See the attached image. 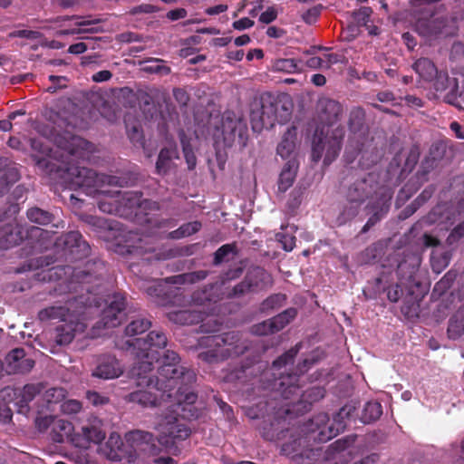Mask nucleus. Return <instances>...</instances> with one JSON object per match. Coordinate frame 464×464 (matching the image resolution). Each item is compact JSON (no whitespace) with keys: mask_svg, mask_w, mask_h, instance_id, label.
Here are the masks:
<instances>
[{"mask_svg":"<svg viewBox=\"0 0 464 464\" xmlns=\"http://www.w3.org/2000/svg\"><path fill=\"white\" fill-rule=\"evenodd\" d=\"M164 364L160 369V377L154 382L147 376L141 366H133L131 375L137 377L139 390L130 392L126 399L130 402L141 407H155L161 402L169 401V407L177 406L185 411L187 406L192 405L197 400V394L188 386H182L185 382H193L195 375L192 372H184L177 365L179 356L174 352H166Z\"/></svg>","mask_w":464,"mask_h":464,"instance_id":"1","label":"nucleus"},{"mask_svg":"<svg viewBox=\"0 0 464 464\" xmlns=\"http://www.w3.org/2000/svg\"><path fill=\"white\" fill-rule=\"evenodd\" d=\"M69 172L73 176L72 184L82 188L87 195H102L98 206L104 213L125 216L129 214V210L136 208L141 209L158 208L155 202L141 200V196L138 192L126 191L121 193L114 188L106 189V186L117 187L119 180L115 177L98 174L94 170L84 167L71 168Z\"/></svg>","mask_w":464,"mask_h":464,"instance_id":"2","label":"nucleus"},{"mask_svg":"<svg viewBox=\"0 0 464 464\" xmlns=\"http://www.w3.org/2000/svg\"><path fill=\"white\" fill-rule=\"evenodd\" d=\"M344 130L340 126L331 131L329 128L317 127L312 140V160L317 162L324 159L325 165L332 163L339 155Z\"/></svg>","mask_w":464,"mask_h":464,"instance_id":"3","label":"nucleus"},{"mask_svg":"<svg viewBox=\"0 0 464 464\" xmlns=\"http://www.w3.org/2000/svg\"><path fill=\"white\" fill-rule=\"evenodd\" d=\"M179 413L169 416L160 417L155 430L158 432L159 442L170 453L177 455L179 452L177 443L188 439L190 435V429Z\"/></svg>","mask_w":464,"mask_h":464,"instance_id":"4","label":"nucleus"},{"mask_svg":"<svg viewBox=\"0 0 464 464\" xmlns=\"http://www.w3.org/2000/svg\"><path fill=\"white\" fill-rule=\"evenodd\" d=\"M234 339L235 335L231 333L203 337L200 345L208 349L199 353V358L208 362H214L239 354L241 351L237 350Z\"/></svg>","mask_w":464,"mask_h":464,"instance_id":"5","label":"nucleus"},{"mask_svg":"<svg viewBox=\"0 0 464 464\" xmlns=\"http://www.w3.org/2000/svg\"><path fill=\"white\" fill-rule=\"evenodd\" d=\"M167 344V338L164 334L157 331L150 332L145 340L136 339L131 345L137 347L138 362L134 366H141L144 372H150L154 361L159 360L160 351Z\"/></svg>","mask_w":464,"mask_h":464,"instance_id":"6","label":"nucleus"},{"mask_svg":"<svg viewBox=\"0 0 464 464\" xmlns=\"http://www.w3.org/2000/svg\"><path fill=\"white\" fill-rule=\"evenodd\" d=\"M280 377L276 379L269 386L272 390H276L281 393L285 399H291L292 396L302 397L305 402H313L324 397L323 391L320 388H312L304 393H301L299 386L296 384L298 378L296 375H284L279 372Z\"/></svg>","mask_w":464,"mask_h":464,"instance_id":"7","label":"nucleus"},{"mask_svg":"<svg viewBox=\"0 0 464 464\" xmlns=\"http://www.w3.org/2000/svg\"><path fill=\"white\" fill-rule=\"evenodd\" d=\"M286 115L279 114L278 104L274 103L270 99L263 100L260 107L256 108L251 112L252 128L256 131H261L263 129L272 128L276 122L282 123L286 120Z\"/></svg>","mask_w":464,"mask_h":464,"instance_id":"8","label":"nucleus"},{"mask_svg":"<svg viewBox=\"0 0 464 464\" xmlns=\"http://www.w3.org/2000/svg\"><path fill=\"white\" fill-rule=\"evenodd\" d=\"M124 443L131 450L127 456L130 460L139 454L155 456L160 452L159 447L154 443L153 435L148 431H130L125 435Z\"/></svg>","mask_w":464,"mask_h":464,"instance_id":"9","label":"nucleus"},{"mask_svg":"<svg viewBox=\"0 0 464 464\" xmlns=\"http://www.w3.org/2000/svg\"><path fill=\"white\" fill-rule=\"evenodd\" d=\"M105 436L103 422L100 419L93 418L82 427L81 432L73 434L72 442L75 447L88 449L91 443H101Z\"/></svg>","mask_w":464,"mask_h":464,"instance_id":"10","label":"nucleus"},{"mask_svg":"<svg viewBox=\"0 0 464 464\" xmlns=\"http://www.w3.org/2000/svg\"><path fill=\"white\" fill-rule=\"evenodd\" d=\"M209 301L205 292L195 293L191 298V309L170 312L169 317L171 321L179 324H193L204 320V310H198V306H205V302Z\"/></svg>","mask_w":464,"mask_h":464,"instance_id":"11","label":"nucleus"},{"mask_svg":"<svg viewBox=\"0 0 464 464\" xmlns=\"http://www.w3.org/2000/svg\"><path fill=\"white\" fill-rule=\"evenodd\" d=\"M108 305L102 311V319L98 323V328H113L121 324L125 318L124 309L125 299L122 295L116 294L108 299Z\"/></svg>","mask_w":464,"mask_h":464,"instance_id":"12","label":"nucleus"},{"mask_svg":"<svg viewBox=\"0 0 464 464\" xmlns=\"http://www.w3.org/2000/svg\"><path fill=\"white\" fill-rule=\"evenodd\" d=\"M272 276L269 273L260 267H255L248 271L245 280L235 286L234 295H242L246 292H256L271 286Z\"/></svg>","mask_w":464,"mask_h":464,"instance_id":"13","label":"nucleus"},{"mask_svg":"<svg viewBox=\"0 0 464 464\" xmlns=\"http://www.w3.org/2000/svg\"><path fill=\"white\" fill-rule=\"evenodd\" d=\"M246 132V126L241 120L226 117L221 129L218 128L214 136L218 140H222L226 146H231L237 138L243 140Z\"/></svg>","mask_w":464,"mask_h":464,"instance_id":"14","label":"nucleus"},{"mask_svg":"<svg viewBox=\"0 0 464 464\" xmlns=\"http://www.w3.org/2000/svg\"><path fill=\"white\" fill-rule=\"evenodd\" d=\"M318 117L322 126L325 130L329 128L330 131L336 126L334 124L338 121L342 106L339 102L327 98L321 99L317 103Z\"/></svg>","mask_w":464,"mask_h":464,"instance_id":"15","label":"nucleus"},{"mask_svg":"<svg viewBox=\"0 0 464 464\" xmlns=\"http://www.w3.org/2000/svg\"><path fill=\"white\" fill-rule=\"evenodd\" d=\"M417 32L424 37L436 36L438 34L450 35L455 31L454 22L447 24L445 20H419L416 24Z\"/></svg>","mask_w":464,"mask_h":464,"instance_id":"16","label":"nucleus"},{"mask_svg":"<svg viewBox=\"0 0 464 464\" xmlns=\"http://www.w3.org/2000/svg\"><path fill=\"white\" fill-rule=\"evenodd\" d=\"M130 451L116 432H111L105 444L99 449L102 455L112 461H119L127 458Z\"/></svg>","mask_w":464,"mask_h":464,"instance_id":"17","label":"nucleus"},{"mask_svg":"<svg viewBox=\"0 0 464 464\" xmlns=\"http://www.w3.org/2000/svg\"><path fill=\"white\" fill-rule=\"evenodd\" d=\"M123 372V367L120 362L111 355H105L100 358L98 365L92 375L104 380L115 379Z\"/></svg>","mask_w":464,"mask_h":464,"instance_id":"18","label":"nucleus"},{"mask_svg":"<svg viewBox=\"0 0 464 464\" xmlns=\"http://www.w3.org/2000/svg\"><path fill=\"white\" fill-rule=\"evenodd\" d=\"M5 371L9 374L29 372L34 364V362L29 358H24V351L20 348L11 351L6 358Z\"/></svg>","mask_w":464,"mask_h":464,"instance_id":"19","label":"nucleus"},{"mask_svg":"<svg viewBox=\"0 0 464 464\" xmlns=\"http://www.w3.org/2000/svg\"><path fill=\"white\" fill-rule=\"evenodd\" d=\"M86 325L73 315L56 328L55 341L59 344L70 343L75 334L84 331Z\"/></svg>","mask_w":464,"mask_h":464,"instance_id":"20","label":"nucleus"},{"mask_svg":"<svg viewBox=\"0 0 464 464\" xmlns=\"http://www.w3.org/2000/svg\"><path fill=\"white\" fill-rule=\"evenodd\" d=\"M432 86L436 92H446L445 100L449 103H453L458 96L459 84L456 79H450L447 72H439L432 80Z\"/></svg>","mask_w":464,"mask_h":464,"instance_id":"21","label":"nucleus"},{"mask_svg":"<svg viewBox=\"0 0 464 464\" xmlns=\"http://www.w3.org/2000/svg\"><path fill=\"white\" fill-rule=\"evenodd\" d=\"M372 180L362 179L356 181L350 187L347 194L350 204H360L363 202L372 193Z\"/></svg>","mask_w":464,"mask_h":464,"instance_id":"22","label":"nucleus"},{"mask_svg":"<svg viewBox=\"0 0 464 464\" xmlns=\"http://www.w3.org/2000/svg\"><path fill=\"white\" fill-rule=\"evenodd\" d=\"M297 130L295 127L287 128L284 133L281 141L277 146V154L282 159H293L292 154L296 148Z\"/></svg>","mask_w":464,"mask_h":464,"instance_id":"23","label":"nucleus"},{"mask_svg":"<svg viewBox=\"0 0 464 464\" xmlns=\"http://www.w3.org/2000/svg\"><path fill=\"white\" fill-rule=\"evenodd\" d=\"M72 27L65 30H60L57 32V35H68V34H80L85 33H95L98 32V28L94 25L98 23L97 20L89 18H75L72 19Z\"/></svg>","mask_w":464,"mask_h":464,"instance_id":"24","label":"nucleus"},{"mask_svg":"<svg viewBox=\"0 0 464 464\" xmlns=\"http://www.w3.org/2000/svg\"><path fill=\"white\" fill-rule=\"evenodd\" d=\"M411 67L418 74L420 80L425 82H431L435 75L438 74L436 65L428 58H420L416 60Z\"/></svg>","mask_w":464,"mask_h":464,"instance_id":"25","label":"nucleus"},{"mask_svg":"<svg viewBox=\"0 0 464 464\" xmlns=\"http://www.w3.org/2000/svg\"><path fill=\"white\" fill-rule=\"evenodd\" d=\"M297 162L295 159H290L285 164L278 180V189L282 192L286 191L294 183L296 171Z\"/></svg>","mask_w":464,"mask_h":464,"instance_id":"26","label":"nucleus"},{"mask_svg":"<svg viewBox=\"0 0 464 464\" xmlns=\"http://www.w3.org/2000/svg\"><path fill=\"white\" fill-rule=\"evenodd\" d=\"M91 144L78 136L71 137L70 140L64 146V150L69 154L76 156L81 159L87 158V153L91 151Z\"/></svg>","mask_w":464,"mask_h":464,"instance_id":"27","label":"nucleus"},{"mask_svg":"<svg viewBox=\"0 0 464 464\" xmlns=\"http://www.w3.org/2000/svg\"><path fill=\"white\" fill-rule=\"evenodd\" d=\"M179 139L182 145V150L184 153V157L188 163V169H193L196 166V156L193 152V145L192 141L194 140V132L188 130V133L186 134L184 130L179 131Z\"/></svg>","mask_w":464,"mask_h":464,"instance_id":"28","label":"nucleus"},{"mask_svg":"<svg viewBox=\"0 0 464 464\" xmlns=\"http://www.w3.org/2000/svg\"><path fill=\"white\" fill-rule=\"evenodd\" d=\"M74 314L69 313V308L63 306H50L39 312L38 317L41 321H47L50 319H60L66 322Z\"/></svg>","mask_w":464,"mask_h":464,"instance_id":"29","label":"nucleus"},{"mask_svg":"<svg viewBox=\"0 0 464 464\" xmlns=\"http://www.w3.org/2000/svg\"><path fill=\"white\" fill-rule=\"evenodd\" d=\"M176 158H178V152L175 147L162 149L156 163L158 173H165L169 167L171 160Z\"/></svg>","mask_w":464,"mask_h":464,"instance_id":"30","label":"nucleus"},{"mask_svg":"<svg viewBox=\"0 0 464 464\" xmlns=\"http://www.w3.org/2000/svg\"><path fill=\"white\" fill-rule=\"evenodd\" d=\"M296 316V310L294 308L287 309L285 312L272 318L270 324L272 328L276 332L282 330L286 324H288Z\"/></svg>","mask_w":464,"mask_h":464,"instance_id":"31","label":"nucleus"},{"mask_svg":"<svg viewBox=\"0 0 464 464\" xmlns=\"http://www.w3.org/2000/svg\"><path fill=\"white\" fill-rule=\"evenodd\" d=\"M382 413V405L377 401L367 402L363 408L362 419L363 422L378 420Z\"/></svg>","mask_w":464,"mask_h":464,"instance_id":"32","label":"nucleus"},{"mask_svg":"<svg viewBox=\"0 0 464 464\" xmlns=\"http://www.w3.org/2000/svg\"><path fill=\"white\" fill-rule=\"evenodd\" d=\"M464 334V315L458 313L450 321L448 334L451 339H458Z\"/></svg>","mask_w":464,"mask_h":464,"instance_id":"33","label":"nucleus"},{"mask_svg":"<svg viewBox=\"0 0 464 464\" xmlns=\"http://www.w3.org/2000/svg\"><path fill=\"white\" fill-rule=\"evenodd\" d=\"M142 70L146 72L159 73L167 75L170 72V69L163 65V61L160 59H150L142 63Z\"/></svg>","mask_w":464,"mask_h":464,"instance_id":"34","label":"nucleus"},{"mask_svg":"<svg viewBox=\"0 0 464 464\" xmlns=\"http://www.w3.org/2000/svg\"><path fill=\"white\" fill-rule=\"evenodd\" d=\"M72 426L71 422L63 420H58L53 423V430L54 431H59L58 437L55 439L58 442L64 441L65 439H70L72 440V437L73 436L72 434Z\"/></svg>","mask_w":464,"mask_h":464,"instance_id":"35","label":"nucleus"},{"mask_svg":"<svg viewBox=\"0 0 464 464\" xmlns=\"http://www.w3.org/2000/svg\"><path fill=\"white\" fill-rule=\"evenodd\" d=\"M27 217L30 221L39 225H47L52 221V215L38 208H30Z\"/></svg>","mask_w":464,"mask_h":464,"instance_id":"36","label":"nucleus"},{"mask_svg":"<svg viewBox=\"0 0 464 464\" xmlns=\"http://www.w3.org/2000/svg\"><path fill=\"white\" fill-rule=\"evenodd\" d=\"M201 225L199 222L194 221L181 226L177 230L169 233V237L174 239H179L184 237H188L199 230Z\"/></svg>","mask_w":464,"mask_h":464,"instance_id":"37","label":"nucleus"},{"mask_svg":"<svg viewBox=\"0 0 464 464\" xmlns=\"http://www.w3.org/2000/svg\"><path fill=\"white\" fill-rule=\"evenodd\" d=\"M207 276V273L205 271H198L188 274H182L179 276H175L170 277L169 280L173 284H186V283H194L199 280L204 279Z\"/></svg>","mask_w":464,"mask_h":464,"instance_id":"38","label":"nucleus"},{"mask_svg":"<svg viewBox=\"0 0 464 464\" xmlns=\"http://www.w3.org/2000/svg\"><path fill=\"white\" fill-rule=\"evenodd\" d=\"M150 326V322L146 319H137L132 321L127 327H126V334L127 335H136L139 334L144 333L147 329H149Z\"/></svg>","mask_w":464,"mask_h":464,"instance_id":"39","label":"nucleus"},{"mask_svg":"<svg viewBox=\"0 0 464 464\" xmlns=\"http://www.w3.org/2000/svg\"><path fill=\"white\" fill-rule=\"evenodd\" d=\"M274 69L278 72L292 73L297 72L299 67L294 59H279L275 62Z\"/></svg>","mask_w":464,"mask_h":464,"instance_id":"40","label":"nucleus"},{"mask_svg":"<svg viewBox=\"0 0 464 464\" xmlns=\"http://www.w3.org/2000/svg\"><path fill=\"white\" fill-rule=\"evenodd\" d=\"M65 397V391L63 388H50L44 393V400L48 405L58 403Z\"/></svg>","mask_w":464,"mask_h":464,"instance_id":"41","label":"nucleus"},{"mask_svg":"<svg viewBox=\"0 0 464 464\" xmlns=\"http://www.w3.org/2000/svg\"><path fill=\"white\" fill-rule=\"evenodd\" d=\"M296 353V350L292 349L285 353L283 356L279 357L276 361H275L271 369L273 371V374H276V372H279L283 366H286L289 362H291Z\"/></svg>","mask_w":464,"mask_h":464,"instance_id":"42","label":"nucleus"},{"mask_svg":"<svg viewBox=\"0 0 464 464\" xmlns=\"http://www.w3.org/2000/svg\"><path fill=\"white\" fill-rule=\"evenodd\" d=\"M441 256H437V251L431 254V266L434 271L440 273L449 264V258L446 254H440Z\"/></svg>","mask_w":464,"mask_h":464,"instance_id":"43","label":"nucleus"},{"mask_svg":"<svg viewBox=\"0 0 464 464\" xmlns=\"http://www.w3.org/2000/svg\"><path fill=\"white\" fill-rule=\"evenodd\" d=\"M450 58L458 63L459 68H462L464 66V45L461 44H453Z\"/></svg>","mask_w":464,"mask_h":464,"instance_id":"44","label":"nucleus"},{"mask_svg":"<svg viewBox=\"0 0 464 464\" xmlns=\"http://www.w3.org/2000/svg\"><path fill=\"white\" fill-rule=\"evenodd\" d=\"M61 410L65 414L78 413L82 410V403L77 400H68L61 404Z\"/></svg>","mask_w":464,"mask_h":464,"instance_id":"45","label":"nucleus"},{"mask_svg":"<svg viewBox=\"0 0 464 464\" xmlns=\"http://www.w3.org/2000/svg\"><path fill=\"white\" fill-rule=\"evenodd\" d=\"M40 386L35 384H27L24 387L21 396L22 401L29 402L31 401L34 396L40 392Z\"/></svg>","mask_w":464,"mask_h":464,"instance_id":"46","label":"nucleus"},{"mask_svg":"<svg viewBox=\"0 0 464 464\" xmlns=\"http://www.w3.org/2000/svg\"><path fill=\"white\" fill-rule=\"evenodd\" d=\"M277 240L281 243L282 247L285 251H291L295 247V237L291 235H287L285 233L276 234Z\"/></svg>","mask_w":464,"mask_h":464,"instance_id":"47","label":"nucleus"},{"mask_svg":"<svg viewBox=\"0 0 464 464\" xmlns=\"http://www.w3.org/2000/svg\"><path fill=\"white\" fill-rule=\"evenodd\" d=\"M322 60V69H329L333 64H336L341 62V56L337 53H324L320 56Z\"/></svg>","mask_w":464,"mask_h":464,"instance_id":"48","label":"nucleus"},{"mask_svg":"<svg viewBox=\"0 0 464 464\" xmlns=\"http://www.w3.org/2000/svg\"><path fill=\"white\" fill-rule=\"evenodd\" d=\"M252 333L257 335H266L274 334L275 330L272 328L270 321H264L252 327Z\"/></svg>","mask_w":464,"mask_h":464,"instance_id":"49","label":"nucleus"},{"mask_svg":"<svg viewBox=\"0 0 464 464\" xmlns=\"http://www.w3.org/2000/svg\"><path fill=\"white\" fill-rule=\"evenodd\" d=\"M285 300V296L282 294L273 295L264 302L265 308H276L281 306Z\"/></svg>","mask_w":464,"mask_h":464,"instance_id":"50","label":"nucleus"},{"mask_svg":"<svg viewBox=\"0 0 464 464\" xmlns=\"http://www.w3.org/2000/svg\"><path fill=\"white\" fill-rule=\"evenodd\" d=\"M49 80L53 82V85L47 88V91L50 92H54L59 88L66 87L67 79L64 76L50 75Z\"/></svg>","mask_w":464,"mask_h":464,"instance_id":"51","label":"nucleus"},{"mask_svg":"<svg viewBox=\"0 0 464 464\" xmlns=\"http://www.w3.org/2000/svg\"><path fill=\"white\" fill-rule=\"evenodd\" d=\"M234 247L232 245H224L219 247L215 253V263L219 264L223 262L226 256L233 253Z\"/></svg>","mask_w":464,"mask_h":464,"instance_id":"52","label":"nucleus"},{"mask_svg":"<svg viewBox=\"0 0 464 464\" xmlns=\"http://www.w3.org/2000/svg\"><path fill=\"white\" fill-rule=\"evenodd\" d=\"M371 14L372 9L366 6L361 7L353 13L354 18L359 24H366Z\"/></svg>","mask_w":464,"mask_h":464,"instance_id":"53","label":"nucleus"},{"mask_svg":"<svg viewBox=\"0 0 464 464\" xmlns=\"http://www.w3.org/2000/svg\"><path fill=\"white\" fill-rule=\"evenodd\" d=\"M277 17V11L275 7L270 6L266 11H264L260 16L259 21L263 24H269L276 20Z\"/></svg>","mask_w":464,"mask_h":464,"instance_id":"54","label":"nucleus"},{"mask_svg":"<svg viewBox=\"0 0 464 464\" xmlns=\"http://www.w3.org/2000/svg\"><path fill=\"white\" fill-rule=\"evenodd\" d=\"M86 398L92 404L97 406V405H103L108 402V399L104 396L100 395L96 392H88L86 394Z\"/></svg>","mask_w":464,"mask_h":464,"instance_id":"55","label":"nucleus"},{"mask_svg":"<svg viewBox=\"0 0 464 464\" xmlns=\"http://www.w3.org/2000/svg\"><path fill=\"white\" fill-rule=\"evenodd\" d=\"M156 6L150 4H142L140 5L135 6L130 10V14H150L156 12Z\"/></svg>","mask_w":464,"mask_h":464,"instance_id":"56","label":"nucleus"},{"mask_svg":"<svg viewBox=\"0 0 464 464\" xmlns=\"http://www.w3.org/2000/svg\"><path fill=\"white\" fill-rule=\"evenodd\" d=\"M188 12L184 8H177L174 10H170L167 13L166 16L168 19L171 21H177L179 19H183L187 16Z\"/></svg>","mask_w":464,"mask_h":464,"instance_id":"57","label":"nucleus"},{"mask_svg":"<svg viewBox=\"0 0 464 464\" xmlns=\"http://www.w3.org/2000/svg\"><path fill=\"white\" fill-rule=\"evenodd\" d=\"M127 130H128L129 137L132 142H141L142 134L138 127L133 126L130 129L129 124H127Z\"/></svg>","mask_w":464,"mask_h":464,"instance_id":"58","label":"nucleus"},{"mask_svg":"<svg viewBox=\"0 0 464 464\" xmlns=\"http://www.w3.org/2000/svg\"><path fill=\"white\" fill-rule=\"evenodd\" d=\"M254 25V22L247 17L241 18L233 24V27L237 30H245Z\"/></svg>","mask_w":464,"mask_h":464,"instance_id":"59","label":"nucleus"},{"mask_svg":"<svg viewBox=\"0 0 464 464\" xmlns=\"http://www.w3.org/2000/svg\"><path fill=\"white\" fill-rule=\"evenodd\" d=\"M112 74L108 70L100 71L94 73L92 77V81L95 82H106L111 78Z\"/></svg>","mask_w":464,"mask_h":464,"instance_id":"60","label":"nucleus"},{"mask_svg":"<svg viewBox=\"0 0 464 464\" xmlns=\"http://www.w3.org/2000/svg\"><path fill=\"white\" fill-rule=\"evenodd\" d=\"M329 419L326 414H319L317 415L312 421L314 423L318 430H321L320 433L324 434V430H323V425L328 422Z\"/></svg>","mask_w":464,"mask_h":464,"instance_id":"61","label":"nucleus"},{"mask_svg":"<svg viewBox=\"0 0 464 464\" xmlns=\"http://www.w3.org/2000/svg\"><path fill=\"white\" fill-rule=\"evenodd\" d=\"M336 421V427L329 426V434L326 436V439L329 440L332 437L335 436L337 433H339L341 430H343L345 427V424L343 421H339L338 420H335Z\"/></svg>","mask_w":464,"mask_h":464,"instance_id":"62","label":"nucleus"},{"mask_svg":"<svg viewBox=\"0 0 464 464\" xmlns=\"http://www.w3.org/2000/svg\"><path fill=\"white\" fill-rule=\"evenodd\" d=\"M463 236H464V222L459 224L458 227H456L454 228V230L450 235L448 240L451 242L452 240H455L456 238H459Z\"/></svg>","mask_w":464,"mask_h":464,"instance_id":"63","label":"nucleus"},{"mask_svg":"<svg viewBox=\"0 0 464 464\" xmlns=\"http://www.w3.org/2000/svg\"><path fill=\"white\" fill-rule=\"evenodd\" d=\"M86 49H87V47L84 43H77V44H72L69 47V53H73V54H80V53H84L86 51Z\"/></svg>","mask_w":464,"mask_h":464,"instance_id":"64","label":"nucleus"}]
</instances>
